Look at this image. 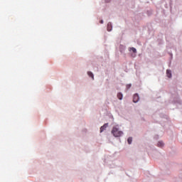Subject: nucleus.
<instances>
[{"mask_svg":"<svg viewBox=\"0 0 182 182\" xmlns=\"http://www.w3.org/2000/svg\"><path fill=\"white\" fill-rule=\"evenodd\" d=\"M87 75L90 77H92V80L95 79V75H93V73L88 71Z\"/></svg>","mask_w":182,"mask_h":182,"instance_id":"obj_4","label":"nucleus"},{"mask_svg":"<svg viewBox=\"0 0 182 182\" xmlns=\"http://www.w3.org/2000/svg\"><path fill=\"white\" fill-rule=\"evenodd\" d=\"M127 141L129 144H132V141H133V138L129 137Z\"/></svg>","mask_w":182,"mask_h":182,"instance_id":"obj_9","label":"nucleus"},{"mask_svg":"<svg viewBox=\"0 0 182 182\" xmlns=\"http://www.w3.org/2000/svg\"><path fill=\"white\" fill-rule=\"evenodd\" d=\"M100 23H103V20H101Z\"/></svg>","mask_w":182,"mask_h":182,"instance_id":"obj_12","label":"nucleus"},{"mask_svg":"<svg viewBox=\"0 0 182 182\" xmlns=\"http://www.w3.org/2000/svg\"><path fill=\"white\" fill-rule=\"evenodd\" d=\"M130 50H132V52L134 53H137V50H136V48H130Z\"/></svg>","mask_w":182,"mask_h":182,"instance_id":"obj_10","label":"nucleus"},{"mask_svg":"<svg viewBox=\"0 0 182 182\" xmlns=\"http://www.w3.org/2000/svg\"><path fill=\"white\" fill-rule=\"evenodd\" d=\"M127 87L128 89H130V88L132 87V85H131V84L127 85Z\"/></svg>","mask_w":182,"mask_h":182,"instance_id":"obj_11","label":"nucleus"},{"mask_svg":"<svg viewBox=\"0 0 182 182\" xmlns=\"http://www.w3.org/2000/svg\"><path fill=\"white\" fill-rule=\"evenodd\" d=\"M112 134H113L114 137H120V136L123 135V132L119 130L117 127H114L112 130Z\"/></svg>","mask_w":182,"mask_h":182,"instance_id":"obj_1","label":"nucleus"},{"mask_svg":"<svg viewBox=\"0 0 182 182\" xmlns=\"http://www.w3.org/2000/svg\"><path fill=\"white\" fill-rule=\"evenodd\" d=\"M109 126L108 124H105L102 127H100V133H102V132H105L106 130L107 127Z\"/></svg>","mask_w":182,"mask_h":182,"instance_id":"obj_3","label":"nucleus"},{"mask_svg":"<svg viewBox=\"0 0 182 182\" xmlns=\"http://www.w3.org/2000/svg\"><path fill=\"white\" fill-rule=\"evenodd\" d=\"M166 76L167 77H171V70H166Z\"/></svg>","mask_w":182,"mask_h":182,"instance_id":"obj_5","label":"nucleus"},{"mask_svg":"<svg viewBox=\"0 0 182 182\" xmlns=\"http://www.w3.org/2000/svg\"><path fill=\"white\" fill-rule=\"evenodd\" d=\"M163 146H164V143H163V141L158 142V147H163Z\"/></svg>","mask_w":182,"mask_h":182,"instance_id":"obj_8","label":"nucleus"},{"mask_svg":"<svg viewBox=\"0 0 182 182\" xmlns=\"http://www.w3.org/2000/svg\"><path fill=\"white\" fill-rule=\"evenodd\" d=\"M139 95L137 94L134 95V97H133L134 103H137V102H139Z\"/></svg>","mask_w":182,"mask_h":182,"instance_id":"obj_2","label":"nucleus"},{"mask_svg":"<svg viewBox=\"0 0 182 182\" xmlns=\"http://www.w3.org/2000/svg\"><path fill=\"white\" fill-rule=\"evenodd\" d=\"M117 97L119 100H122V99H123V94H122V92H119L117 94Z\"/></svg>","mask_w":182,"mask_h":182,"instance_id":"obj_6","label":"nucleus"},{"mask_svg":"<svg viewBox=\"0 0 182 182\" xmlns=\"http://www.w3.org/2000/svg\"><path fill=\"white\" fill-rule=\"evenodd\" d=\"M107 31H108V32H110V31H112V23H108V24H107Z\"/></svg>","mask_w":182,"mask_h":182,"instance_id":"obj_7","label":"nucleus"}]
</instances>
